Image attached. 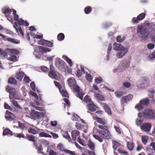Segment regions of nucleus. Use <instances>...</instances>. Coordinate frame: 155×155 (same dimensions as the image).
<instances>
[{"instance_id":"nucleus-1","label":"nucleus","mask_w":155,"mask_h":155,"mask_svg":"<svg viewBox=\"0 0 155 155\" xmlns=\"http://www.w3.org/2000/svg\"><path fill=\"white\" fill-rule=\"evenodd\" d=\"M3 12L5 14V16L7 18L8 20L12 22L13 19L12 17H10V14L12 12H13V14L14 16V20L16 21H18V24L19 25H25L28 26L29 23L27 21H24L23 20L20 19L18 20V16L16 14V11L14 9H10L8 8H5L3 9Z\"/></svg>"},{"instance_id":"nucleus-2","label":"nucleus","mask_w":155,"mask_h":155,"mask_svg":"<svg viewBox=\"0 0 155 155\" xmlns=\"http://www.w3.org/2000/svg\"><path fill=\"white\" fill-rule=\"evenodd\" d=\"M93 132L94 134L98 132L99 136L94 134L93 135L95 139L97 140L100 142L103 141V139H110L112 138L111 135L108 130H99L97 129L96 127H94L93 130Z\"/></svg>"},{"instance_id":"nucleus-3","label":"nucleus","mask_w":155,"mask_h":155,"mask_svg":"<svg viewBox=\"0 0 155 155\" xmlns=\"http://www.w3.org/2000/svg\"><path fill=\"white\" fill-rule=\"evenodd\" d=\"M149 23L141 25H138L137 28V34L138 36L143 40H147L149 35L147 26Z\"/></svg>"},{"instance_id":"nucleus-4","label":"nucleus","mask_w":155,"mask_h":155,"mask_svg":"<svg viewBox=\"0 0 155 155\" xmlns=\"http://www.w3.org/2000/svg\"><path fill=\"white\" fill-rule=\"evenodd\" d=\"M68 84L71 88H73L74 90L77 94V96L81 99H83L84 94L80 90L79 87L76 85V81L73 78H71L68 79Z\"/></svg>"},{"instance_id":"nucleus-5","label":"nucleus","mask_w":155,"mask_h":155,"mask_svg":"<svg viewBox=\"0 0 155 155\" xmlns=\"http://www.w3.org/2000/svg\"><path fill=\"white\" fill-rule=\"evenodd\" d=\"M113 49L116 51H118L117 53L116 56L119 58H122L128 51L127 49L120 44L116 43L114 44Z\"/></svg>"},{"instance_id":"nucleus-6","label":"nucleus","mask_w":155,"mask_h":155,"mask_svg":"<svg viewBox=\"0 0 155 155\" xmlns=\"http://www.w3.org/2000/svg\"><path fill=\"white\" fill-rule=\"evenodd\" d=\"M6 89L9 93V97L11 99V101L13 105L19 108L21 107L18 104L17 102L15 99H17L18 97L16 94L15 90L10 87H7Z\"/></svg>"},{"instance_id":"nucleus-7","label":"nucleus","mask_w":155,"mask_h":155,"mask_svg":"<svg viewBox=\"0 0 155 155\" xmlns=\"http://www.w3.org/2000/svg\"><path fill=\"white\" fill-rule=\"evenodd\" d=\"M6 51L8 52L10 56L8 58V59L11 61L15 62L17 61V57L14 54L18 55L19 54V51L13 49H7Z\"/></svg>"},{"instance_id":"nucleus-8","label":"nucleus","mask_w":155,"mask_h":155,"mask_svg":"<svg viewBox=\"0 0 155 155\" xmlns=\"http://www.w3.org/2000/svg\"><path fill=\"white\" fill-rule=\"evenodd\" d=\"M138 116L140 118L142 117H144L147 119H152L154 118V113L153 112L150 110H146L143 113H140L138 114Z\"/></svg>"},{"instance_id":"nucleus-9","label":"nucleus","mask_w":155,"mask_h":155,"mask_svg":"<svg viewBox=\"0 0 155 155\" xmlns=\"http://www.w3.org/2000/svg\"><path fill=\"white\" fill-rule=\"evenodd\" d=\"M149 102V100L148 98H146L143 100H141L139 104L135 106V108L138 111L141 110V109L143 108V106L147 105Z\"/></svg>"},{"instance_id":"nucleus-10","label":"nucleus","mask_w":155,"mask_h":155,"mask_svg":"<svg viewBox=\"0 0 155 155\" xmlns=\"http://www.w3.org/2000/svg\"><path fill=\"white\" fill-rule=\"evenodd\" d=\"M30 114L31 117L35 119H40L45 115L43 112L36 111L34 110H31Z\"/></svg>"},{"instance_id":"nucleus-11","label":"nucleus","mask_w":155,"mask_h":155,"mask_svg":"<svg viewBox=\"0 0 155 155\" xmlns=\"http://www.w3.org/2000/svg\"><path fill=\"white\" fill-rule=\"evenodd\" d=\"M133 97V95L131 94H129L127 96H124L122 97L120 101L121 106L124 107V103L126 104L127 102L131 100Z\"/></svg>"},{"instance_id":"nucleus-12","label":"nucleus","mask_w":155,"mask_h":155,"mask_svg":"<svg viewBox=\"0 0 155 155\" xmlns=\"http://www.w3.org/2000/svg\"><path fill=\"white\" fill-rule=\"evenodd\" d=\"M55 85L58 87L59 90L60 92L61 95L64 97H67L68 94L64 87H62L59 85V83L57 81H54Z\"/></svg>"},{"instance_id":"nucleus-13","label":"nucleus","mask_w":155,"mask_h":155,"mask_svg":"<svg viewBox=\"0 0 155 155\" xmlns=\"http://www.w3.org/2000/svg\"><path fill=\"white\" fill-rule=\"evenodd\" d=\"M58 148L60 150L63 151L65 153L71 155H75V153L74 152L68 150L64 149L63 145L62 143L59 144L58 146Z\"/></svg>"},{"instance_id":"nucleus-14","label":"nucleus","mask_w":155,"mask_h":155,"mask_svg":"<svg viewBox=\"0 0 155 155\" xmlns=\"http://www.w3.org/2000/svg\"><path fill=\"white\" fill-rule=\"evenodd\" d=\"M55 63L56 67L60 69H61L66 64L64 61L59 58H57L55 59Z\"/></svg>"},{"instance_id":"nucleus-15","label":"nucleus","mask_w":155,"mask_h":155,"mask_svg":"<svg viewBox=\"0 0 155 155\" xmlns=\"http://www.w3.org/2000/svg\"><path fill=\"white\" fill-rule=\"evenodd\" d=\"M151 127V125L150 123H145L140 127V128L142 131L147 132L150 131Z\"/></svg>"},{"instance_id":"nucleus-16","label":"nucleus","mask_w":155,"mask_h":155,"mask_svg":"<svg viewBox=\"0 0 155 155\" xmlns=\"http://www.w3.org/2000/svg\"><path fill=\"white\" fill-rule=\"evenodd\" d=\"M30 93L31 95L35 97L36 99L35 101V104L37 106H40L41 105V103L39 101H41V97H40L39 98L37 94L35 92L32 91H31L30 92Z\"/></svg>"},{"instance_id":"nucleus-17","label":"nucleus","mask_w":155,"mask_h":155,"mask_svg":"<svg viewBox=\"0 0 155 155\" xmlns=\"http://www.w3.org/2000/svg\"><path fill=\"white\" fill-rule=\"evenodd\" d=\"M50 71L48 75L51 78L56 79L57 78V75L54 71L53 67L51 65L50 66Z\"/></svg>"},{"instance_id":"nucleus-18","label":"nucleus","mask_w":155,"mask_h":155,"mask_svg":"<svg viewBox=\"0 0 155 155\" xmlns=\"http://www.w3.org/2000/svg\"><path fill=\"white\" fill-rule=\"evenodd\" d=\"M72 137L74 140H76V138H79L80 133L79 131L76 130H73L71 132Z\"/></svg>"},{"instance_id":"nucleus-19","label":"nucleus","mask_w":155,"mask_h":155,"mask_svg":"<svg viewBox=\"0 0 155 155\" xmlns=\"http://www.w3.org/2000/svg\"><path fill=\"white\" fill-rule=\"evenodd\" d=\"M37 48L41 51L43 53H45L48 52H50L51 50L49 48L44 47L41 46H36L34 48Z\"/></svg>"},{"instance_id":"nucleus-20","label":"nucleus","mask_w":155,"mask_h":155,"mask_svg":"<svg viewBox=\"0 0 155 155\" xmlns=\"http://www.w3.org/2000/svg\"><path fill=\"white\" fill-rule=\"evenodd\" d=\"M5 117L8 120H10L13 119L14 116L12 113L6 111Z\"/></svg>"},{"instance_id":"nucleus-21","label":"nucleus","mask_w":155,"mask_h":155,"mask_svg":"<svg viewBox=\"0 0 155 155\" xmlns=\"http://www.w3.org/2000/svg\"><path fill=\"white\" fill-rule=\"evenodd\" d=\"M24 75V73L23 72L21 71L16 73L15 77L19 81H21L22 80Z\"/></svg>"},{"instance_id":"nucleus-22","label":"nucleus","mask_w":155,"mask_h":155,"mask_svg":"<svg viewBox=\"0 0 155 155\" xmlns=\"http://www.w3.org/2000/svg\"><path fill=\"white\" fill-rule=\"evenodd\" d=\"M73 120H76L78 121H81L82 123L85 124V121L80 118L77 115L73 114V117L72 118Z\"/></svg>"},{"instance_id":"nucleus-23","label":"nucleus","mask_w":155,"mask_h":155,"mask_svg":"<svg viewBox=\"0 0 155 155\" xmlns=\"http://www.w3.org/2000/svg\"><path fill=\"white\" fill-rule=\"evenodd\" d=\"M95 119L98 123L101 124H106V121L105 120L102 118L96 117H95Z\"/></svg>"},{"instance_id":"nucleus-24","label":"nucleus","mask_w":155,"mask_h":155,"mask_svg":"<svg viewBox=\"0 0 155 155\" xmlns=\"http://www.w3.org/2000/svg\"><path fill=\"white\" fill-rule=\"evenodd\" d=\"M94 96L96 98L100 101H103L104 100V96L100 94L94 93Z\"/></svg>"},{"instance_id":"nucleus-25","label":"nucleus","mask_w":155,"mask_h":155,"mask_svg":"<svg viewBox=\"0 0 155 155\" xmlns=\"http://www.w3.org/2000/svg\"><path fill=\"white\" fill-rule=\"evenodd\" d=\"M15 123L16 125L13 126L14 127H17L18 126H19L21 129H24L26 127L24 124L20 123L18 121H16Z\"/></svg>"},{"instance_id":"nucleus-26","label":"nucleus","mask_w":155,"mask_h":155,"mask_svg":"<svg viewBox=\"0 0 155 155\" xmlns=\"http://www.w3.org/2000/svg\"><path fill=\"white\" fill-rule=\"evenodd\" d=\"M14 24L15 25H13V27L15 28L16 31L18 33L19 32L23 36L24 35V33L23 32V31L22 29L20 28H17V27H18L17 22H15Z\"/></svg>"},{"instance_id":"nucleus-27","label":"nucleus","mask_w":155,"mask_h":155,"mask_svg":"<svg viewBox=\"0 0 155 155\" xmlns=\"http://www.w3.org/2000/svg\"><path fill=\"white\" fill-rule=\"evenodd\" d=\"M141 80L142 82V84H144L145 86H147L149 83L148 79L147 78L143 77L141 79Z\"/></svg>"},{"instance_id":"nucleus-28","label":"nucleus","mask_w":155,"mask_h":155,"mask_svg":"<svg viewBox=\"0 0 155 155\" xmlns=\"http://www.w3.org/2000/svg\"><path fill=\"white\" fill-rule=\"evenodd\" d=\"M29 133L35 134L38 133V129L36 127L34 128H30L28 130Z\"/></svg>"},{"instance_id":"nucleus-29","label":"nucleus","mask_w":155,"mask_h":155,"mask_svg":"<svg viewBox=\"0 0 155 155\" xmlns=\"http://www.w3.org/2000/svg\"><path fill=\"white\" fill-rule=\"evenodd\" d=\"M87 107L89 110L91 112H93L96 110L95 106L92 104H89L87 105Z\"/></svg>"},{"instance_id":"nucleus-30","label":"nucleus","mask_w":155,"mask_h":155,"mask_svg":"<svg viewBox=\"0 0 155 155\" xmlns=\"http://www.w3.org/2000/svg\"><path fill=\"white\" fill-rule=\"evenodd\" d=\"M3 135H10L11 136L13 135L12 132L10 130L7 128L5 129L3 132Z\"/></svg>"},{"instance_id":"nucleus-31","label":"nucleus","mask_w":155,"mask_h":155,"mask_svg":"<svg viewBox=\"0 0 155 155\" xmlns=\"http://www.w3.org/2000/svg\"><path fill=\"white\" fill-rule=\"evenodd\" d=\"M6 40L12 42L14 44H18L19 43V41L13 38H6Z\"/></svg>"},{"instance_id":"nucleus-32","label":"nucleus","mask_w":155,"mask_h":155,"mask_svg":"<svg viewBox=\"0 0 155 155\" xmlns=\"http://www.w3.org/2000/svg\"><path fill=\"white\" fill-rule=\"evenodd\" d=\"M87 145L89 148L92 150H93L95 149L94 144L91 140L89 141Z\"/></svg>"},{"instance_id":"nucleus-33","label":"nucleus","mask_w":155,"mask_h":155,"mask_svg":"<svg viewBox=\"0 0 155 155\" xmlns=\"http://www.w3.org/2000/svg\"><path fill=\"white\" fill-rule=\"evenodd\" d=\"M62 58L69 64L70 66H71L72 64V61L70 59L68 58L67 56L65 55H63L62 56Z\"/></svg>"},{"instance_id":"nucleus-34","label":"nucleus","mask_w":155,"mask_h":155,"mask_svg":"<svg viewBox=\"0 0 155 155\" xmlns=\"http://www.w3.org/2000/svg\"><path fill=\"white\" fill-rule=\"evenodd\" d=\"M63 137L68 139L69 142L70 143H72V140H71V138L68 133V132H65L63 134Z\"/></svg>"},{"instance_id":"nucleus-35","label":"nucleus","mask_w":155,"mask_h":155,"mask_svg":"<svg viewBox=\"0 0 155 155\" xmlns=\"http://www.w3.org/2000/svg\"><path fill=\"white\" fill-rule=\"evenodd\" d=\"M112 49V44H110L109 45L107 51V60H109V54L111 52V50Z\"/></svg>"},{"instance_id":"nucleus-36","label":"nucleus","mask_w":155,"mask_h":155,"mask_svg":"<svg viewBox=\"0 0 155 155\" xmlns=\"http://www.w3.org/2000/svg\"><path fill=\"white\" fill-rule=\"evenodd\" d=\"M127 147L128 149L130 151L133 150L134 147L133 142H128L127 143Z\"/></svg>"},{"instance_id":"nucleus-37","label":"nucleus","mask_w":155,"mask_h":155,"mask_svg":"<svg viewBox=\"0 0 155 155\" xmlns=\"http://www.w3.org/2000/svg\"><path fill=\"white\" fill-rule=\"evenodd\" d=\"M30 35L33 38H35L36 36V35L32 31H30L28 33L27 35V39L28 40H30V38L29 37Z\"/></svg>"},{"instance_id":"nucleus-38","label":"nucleus","mask_w":155,"mask_h":155,"mask_svg":"<svg viewBox=\"0 0 155 155\" xmlns=\"http://www.w3.org/2000/svg\"><path fill=\"white\" fill-rule=\"evenodd\" d=\"M130 64V62L129 60H125L123 61L122 65L123 67L125 68H127L128 67Z\"/></svg>"},{"instance_id":"nucleus-39","label":"nucleus","mask_w":155,"mask_h":155,"mask_svg":"<svg viewBox=\"0 0 155 155\" xmlns=\"http://www.w3.org/2000/svg\"><path fill=\"white\" fill-rule=\"evenodd\" d=\"M104 108L109 114H111L110 108L108 105L104 104Z\"/></svg>"},{"instance_id":"nucleus-40","label":"nucleus","mask_w":155,"mask_h":155,"mask_svg":"<svg viewBox=\"0 0 155 155\" xmlns=\"http://www.w3.org/2000/svg\"><path fill=\"white\" fill-rule=\"evenodd\" d=\"M154 58H155V51L148 56L147 59L150 61L153 60Z\"/></svg>"},{"instance_id":"nucleus-41","label":"nucleus","mask_w":155,"mask_h":155,"mask_svg":"<svg viewBox=\"0 0 155 155\" xmlns=\"http://www.w3.org/2000/svg\"><path fill=\"white\" fill-rule=\"evenodd\" d=\"M106 125V124H101L100 125H99L98 126L99 128L102 130H107V127Z\"/></svg>"},{"instance_id":"nucleus-42","label":"nucleus","mask_w":155,"mask_h":155,"mask_svg":"<svg viewBox=\"0 0 155 155\" xmlns=\"http://www.w3.org/2000/svg\"><path fill=\"white\" fill-rule=\"evenodd\" d=\"M39 136L40 137H51V136L49 134L45 133L44 132H40L39 134Z\"/></svg>"},{"instance_id":"nucleus-43","label":"nucleus","mask_w":155,"mask_h":155,"mask_svg":"<svg viewBox=\"0 0 155 155\" xmlns=\"http://www.w3.org/2000/svg\"><path fill=\"white\" fill-rule=\"evenodd\" d=\"M145 16V14L144 13H143L140 14L137 17H138V18L139 20V21H141L144 18Z\"/></svg>"},{"instance_id":"nucleus-44","label":"nucleus","mask_w":155,"mask_h":155,"mask_svg":"<svg viewBox=\"0 0 155 155\" xmlns=\"http://www.w3.org/2000/svg\"><path fill=\"white\" fill-rule=\"evenodd\" d=\"M148 137L147 136H143L142 137V142L144 144H146L147 142Z\"/></svg>"},{"instance_id":"nucleus-45","label":"nucleus","mask_w":155,"mask_h":155,"mask_svg":"<svg viewBox=\"0 0 155 155\" xmlns=\"http://www.w3.org/2000/svg\"><path fill=\"white\" fill-rule=\"evenodd\" d=\"M64 38V35L63 33H60L58 36V38L59 40L61 41L63 40Z\"/></svg>"},{"instance_id":"nucleus-46","label":"nucleus","mask_w":155,"mask_h":155,"mask_svg":"<svg viewBox=\"0 0 155 155\" xmlns=\"http://www.w3.org/2000/svg\"><path fill=\"white\" fill-rule=\"evenodd\" d=\"M86 78L87 80L89 82H91L92 80V78L90 74H86Z\"/></svg>"},{"instance_id":"nucleus-47","label":"nucleus","mask_w":155,"mask_h":155,"mask_svg":"<svg viewBox=\"0 0 155 155\" xmlns=\"http://www.w3.org/2000/svg\"><path fill=\"white\" fill-rule=\"evenodd\" d=\"M124 37H123V38H122L120 35H118L117 37L116 40L117 42L120 43L122 42L124 40Z\"/></svg>"},{"instance_id":"nucleus-48","label":"nucleus","mask_w":155,"mask_h":155,"mask_svg":"<svg viewBox=\"0 0 155 155\" xmlns=\"http://www.w3.org/2000/svg\"><path fill=\"white\" fill-rule=\"evenodd\" d=\"M8 82L12 84H15L16 83V81L14 78H10L8 79Z\"/></svg>"},{"instance_id":"nucleus-49","label":"nucleus","mask_w":155,"mask_h":155,"mask_svg":"<svg viewBox=\"0 0 155 155\" xmlns=\"http://www.w3.org/2000/svg\"><path fill=\"white\" fill-rule=\"evenodd\" d=\"M155 94V91L154 90H151L150 91L148 94L149 97L150 98H153Z\"/></svg>"},{"instance_id":"nucleus-50","label":"nucleus","mask_w":155,"mask_h":155,"mask_svg":"<svg viewBox=\"0 0 155 155\" xmlns=\"http://www.w3.org/2000/svg\"><path fill=\"white\" fill-rule=\"evenodd\" d=\"M119 145V144L118 142L115 141L113 142V147L114 149H116Z\"/></svg>"},{"instance_id":"nucleus-51","label":"nucleus","mask_w":155,"mask_h":155,"mask_svg":"<svg viewBox=\"0 0 155 155\" xmlns=\"http://www.w3.org/2000/svg\"><path fill=\"white\" fill-rule=\"evenodd\" d=\"M31 105L35 109L37 110L40 111H42L43 110V108L42 107L37 106L35 104H32Z\"/></svg>"},{"instance_id":"nucleus-52","label":"nucleus","mask_w":155,"mask_h":155,"mask_svg":"<svg viewBox=\"0 0 155 155\" xmlns=\"http://www.w3.org/2000/svg\"><path fill=\"white\" fill-rule=\"evenodd\" d=\"M45 46H47L48 47H52L53 46V44L50 41L46 40Z\"/></svg>"},{"instance_id":"nucleus-53","label":"nucleus","mask_w":155,"mask_h":155,"mask_svg":"<svg viewBox=\"0 0 155 155\" xmlns=\"http://www.w3.org/2000/svg\"><path fill=\"white\" fill-rule=\"evenodd\" d=\"M115 95L117 97L119 98L123 95V93L120 91H117L115 93Z\"/></svg>"},{"instance_id":"nucleus-54","label":"nucleus","mask_w":155,"mask_h":155,"mask_svg":"<svg viewBox=\"0 0 155 155\" xmlns=\"http://www.w3.org/2000/svg\"><path fill=\"white\" fill-rule=\"evenodd\" d=\"M0 55L2 57L5 58L7 56V54L5 51L2 50Z\"/></svg>"},{"instance_id":"nucleus-55","label":"nucleus","mask_w":155,"mask_h":155,"mask_svg":"<svg viewBox=\"0 0 155 155\" xmlns=\"http://www.w3.org/2000/svg\"><path fill=\"white\" fill-rule=\"evenodd\" d=\"M27 138L30 141L34 142L35 137L32 135H29L27 136Z\"/></svg>"},{"instance_id":"nucleus-56","label":"nucleus","mask_w":155,"mask_h":155,"mask_svg":"<svg viewBox=\"0 0 155 155\" xmlns=\"http://www.w3.org/2000/svg\"><path fill=\"white\" fill-rule=\"evenodd\" d=\"M91 11V8L90 7H87L84 9V11L85 13L87 14Z\"/></svg>"},{"instance_id":"nucleus-57","label":"nucleus","mask_w":155,"mask_h":155,"mask_svg":"<svg viewBox=\"0 0 155 155\" xmlns=\"http://www.w3.org/2000/svg\"><path fill=\"white\" fill-rule=\"evenodd\" d=\"M84 101L86 103L90 102L91 101V100L87 95L84 98Z\"/></svg>"},{"instance_id":"nucleus-58","label":"nucleus","mask_w":155,"mask_h":155,"mask_svg":"<svg viewBox=\"0 0 155 155\" xmlns=\"http://www.w3.org/2000/svg\"><path fill=\"white\" fill-rule=\"evenodd\" d=\"M31 81L29 78L27 76H25L24 78V81L25 83H29Z\"/></svg>"},{"instance_id":"nucleus-59","label":"nucleus","mask_w":155,"mask_h":155,"mask_svg":"<svg viewBox=\"0 0 155 155\" xmlns=\"http://www.w3.org/2000/svg\"><path fill=\"white\" fill-rule=\"evenodd\" d=\"M30 86L33 90L36 91L35 84L33 82H32L30 83Z\"/></svg>"},{"instance_id":"nucleus-60","label":"nucleus","mask_w":155,"mask_h":155,"mask_svg":"<svg viewBox=\"0 0 155 155\" xmlns=\"http://www.w3.org/2000/svg\"><path fill=\"white\" fill-rule=\"evenodd\" d=\"M84 72V69H82L81 70H79L77 74V76L78 77H79L81 76L82 74V72Z\"/></svg>"},{"instance_id":"nucleus-61","label":"nucleus","mask_w":155,"mask_h":155,"mask_svg":"<svg viewBox=\"0 0 155 155\" xmlns=\"http://www.w3.org/2000/svg\"><path fill=\"white\" fill-rule=\"evenodd\" d=\"M123 85L124 87L128 88L130 87V84L129 82H125L123 83Z\"/></svg>"},{"instance_id":"nucleus-62","label":"nucleus","mask_w":155,"mask_h":155,"mask_svg":"<svg viewBox=\"0 0 155 155\" xmlns=\"http://www.w3.org/2000/svg\"><path fill=\"white\" fill-rule=\"evenodd\" d=\"M64 101L65 102V104H64V105L65 106H69L70 104V101H69V100L66 98H64Z\"/></svg>"},{"instance_id":"nucleus-63","label":"nucleus","mask_w":155,"mask_h":155,"mask_svg":"<svg viewBox=\"0 0 155 155\" xmlns=\"http://www.w3.org/2000/svg\"><path fill=\"white\" fill-rule=\"evenodd\" d=\"M57 121L56 120H54L51 121V124L53 127H55L57 124Z\"/></svg>"},{"instance_id":"nucleus-64","label":"nucleus","mask_w":155,"mask_h":155,"mask_svg":"<svg viewBox=\"0 0 155 155\" xmlns=\"http://www.w3.org/2000/svg\"><path fill=\"white\" fill-rule=\"evenodd\" d=\"M102 81V80L101 78H97L95 80V82L98 84H99Z\"/></svg>"}]
</instances>
